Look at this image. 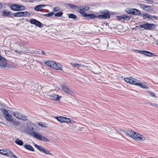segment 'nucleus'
<instances>
[{"label":"nucleus","instance_id":"obj_1","mask_svg":"<svg viewBox=\"0 0 158 158\" xmlns=\"http://www.w3.org/2000/svg\"><path fill=\"white\" fill-rule=\"evenodd\" d=\"M124 133L126 136L131 137L137 141H141L144 140L145 138L141 135L131 130H128L124 131Z\"/></svg>","mask_w":158,"mask_h":158},{"label":"nucleus","instance_id":"obj_2","mask_svg":"<svg viewBox=\"0 0 158 158\" xmlns=\"http://www.w3.org/2000/svg\"><path fill=\"white\" fill-rule=\"evenodd\" d=\"M106 132L110 135V136L112 138L116 137V134L117 132L116 130L114 127L111 128L108 127H106L105 128Z\"/></svg>","mask_w":158,"mask_h":158},{"label":"nucleus","instance_id":"obj_3","mask_svg":"<svg viewBox=\"0 0 158 158\" xmlns=\"http://www.w3.org/2000/svg\"><path fill=\"white\" fill-rule=\"evenodd\" d=\"M30 134L34 137L35 138L39 140H42L47 142L49 141V140L48 139L38 133L33 132H30Z\"/></svg>","mask_w":158,"mask_h":158},{"label":"nucleus","instance_id":"obj_4","mask_svg":"<svg viewBox=\"0 0 158 158\" xmlns=\"http://www.w3.org/2000/svg\"><path fill=\"white\" fill-rule=\"evenodd\" d=\"M140 27L141 28H144L146 30H153L156 28V25L153 23H146L140 25Z\"/></svg>","mask_w":158,"mask_h":158},{"label":"nucleus","instance_id":"obj_5","mask_svg":"<svg viewBox=\"0 0 158 158\" xmlns=\"http://www.w3.org/2000/svg\"><path fill=\"white\" fill-rule=\"evenodd\" d=\"M102 13V15H98V19H108L110 18V15L108 11L105 10L103 11Z\"/></svg>","mask_w":158,"mask_h":158},{"label":"nucleus","instance_id":"obj_6","mask_svg":"<svg viewBox=\"0 0 158 158\" xmlns=\"http://www.w3.org/2000/svg\"><path fill=\"white\" fill-rule=\"evenodd\" d=\"M12 114L17 118L23 120H26L27 119V116L22 115L18 112H13Z\"/></svg>","mask_w":158,"mask_h":158},{"label":"nucleus","instance_id":"obj_7","mask_svg":"<svg viewBox=\"0 0 158 158\" xmlns=\"http://www.w3.org/2000/svg\"><path fill=\"white\" fill-rule=\"evenodd\" d=\"M62 90L65 93L70 95H72L73 92L71 89L65 85H61Z\"/></svg>","mask_w":158,"mask_h":158},{"label":"nucleus","instance_id":"obj_8","mask_svg":"<svg viewBox=\"0 0 158 158\" xmlns=\"http://www.w3.org/2000/svg\"><path fill=\"white\" fill-rule=\"evenodd\" d=\"M7 66V61L5 59L0 55V67L2 68Z\"/></svg>","mask_w":158,"mask_h":158},{"label":"nucleus","instance_id":"obj_9","mask_svg":"<svg viewBox=\"0 0 158 158\" xmlns=\"http://www.w3.org/2000/svg\"><path fill=\"white\" fill-rule=\"evenodd\" d=\"M131 18V17L125 15L120 16H118L116 17V18L118 20L121 21L126 20L127 21H128L130 20Z\"/></svg>","mask_w":158,"mask_h":158},{"label":"nucleus","instance_id":"obj_10","mask_svg":"<svg viewBox=\"0 0 158 158\" xmlns=\"http://www.w3.org/2000/svg\"><path fill=\"white\" fill-rule=\"evenodd\" d=\"M34 146L35 148H37L41 152L44 153L46 154L52 155V154L50 153V152L49 151L46 150L45 149L39 146L38 145L35 144Z\"/></svg>","mask_w":158,"mask_h":158},{"label":"nucleus","instance_id":"obj_11","mask_svg":"<svg viewBox=\"0 0 158 158\" xmlns=\"http://www.w3.org/2000/svg\"><path fill=\"white\" fill-rule=\"evenodd\" d=\"M137 51L139 53L143 54L148 56H155L156 55L153 53L146 51L138 50Z\"/></svg>","mask_w":158,"mask_h":158},{"label":"nucleus","instance_id":"obj_12","mask_svg":"<svg viewBox=\"0 0 158 158\" xmlns=\"http://www.w3.org/2000/svg\"><path fill=\"white\" fill-rule=\"evenodd\" d=\"M30 22L31 23L35 24L39 27H41L42 23L35 19H32L30 20Z\"/></svg>","mask_w":158,"mask_h":158},{"label":"nucleus","instance_id":"obj_13","mask_svg":"<svg viewBox=\"0 0 158 158\" xmlns=\"http://www.w3.org/2000/svg\"><path fill=\"white\" fill-rule=\"evenodd\" d=\"M62 65L58 63H56L55 62L52 68L56 70L62 71Z\"/></svg>","mask_w":158,"mask_h":158},{"label":"nucleus","instance_id":"obj_14","mask_svg":"<svg viewBox=\"0 0 158 158\" xmlns=\"http://www.w3.org/2000/svg\"><path fill=\"white\" fill-rule=\"evenodd\" d=\"M108 46V44L107 41H105L103 44L100 45L101 49L103 51H105L107 49Z\"/></svg>","mask_w":158,"mask_h":158},{"label":"nucleus","instance_id":"obj_15","mask_svg":"<svg viewBox=\"0 0 158 158\" xmlns=\"http://www.w3.org/2000/svg\"><path fill=\"white\" fill-rule=\"evenodd\" d=\"M28 12H19L15 13L14 14L15 17H22L26 15Z\"/></svg>","mask_w":158,"mask_h":158},{"label":"nucleus","instance_id":"obj_16","mask_svg":"<svg viewBox=\"0 0 158 158\" xmlns=\"http://www.w3.org/2000/svg\"><path fill=\"white\" fill-rule=\"evenodd\" d=\"M83 16L89 19H94L96 18L98 19V15H96L93 14H84L83 15Z\"/></svg>","mask_w":158,"mask_h":158},{"label":"nucleus","instance_id":"obj_17","mask_svg":"<svg viewBox=\"0 0 158 158\" xmlns=\"http://www.w3.org/2000/svg\"><path fill=\"white\" fill-rule=\"evenodd\" d=\"M49 96L51 97V99L54 100H59L61 97H59L58 95L55 94H49Z\"/></svg>","mask_w":158,"mask_h":158},{"label":"nucleus","instance_id":"obj_18","mask_svg":"<svg viewBox=\"0 0 158 158\" xmlns=\"http://www.w3.org/2000/svg\"><path fill=\"white\" fill-rule=\"evenodd\" d=\"M46 5L43 4H40L36 6L35 8V10L38 11H41L43 8H44Z\"/></svg>","mask_w":158,"mask_h":158},{"label":"nucleus","instance_id":"obj_19","mask_svg":"<svg viewBox=\"0 0 158 158\" xmlns=\"http://www.w3.org/2000/svg\"><path fill=\"white\" fill-rule=\"evenodd\" d=\"M24 147L26 149H27L29 151H31L32 152H34L35 151L34 148L30 145L26 144L24 145Z\"/></svg>","mask_w":158,"mask_h":158},{"label":"nucleus","instance_id":"obj_20","mask_svg":"<svg viewBox=\"0 0 158 158\" xmlns=\"http://www.w3.org/2000/svg\"><path fill=\"white\" fill-rule=\"evenodd\" d=\"M55 62L52 61H48L45 63V64L46 65L49 66L51 68H52V66Z\"/></svg>","mask_w":158,"mask_h":158},{"label":"nucleus","instance_id":"obj_21","mask_svg":"<svg viewBox=\"0 0 158 158\" xmlns=\"http://www.w3.org/2000/svg\"><path fill=\"white\" fill-rule=\"evenodd\" d=\"M131 81L130 84L135 85H137L139 82V81L134 79L133 77H131Z\"/></svg>","mask_w":158,"mask_h":158},{"label":"nucleus","instance_id":"obj_22","mask_svg":"<svg viewBox=\"0 0 158 158\" xmlns=\"http://www.w3.org/2000/svg\"><path fill=\"white\" fill-rule=\"evenodd\" d=\"M132 15H140L141 13L139 10L136 9H133V11L132 12Z\"/></svg>","mask_w":158,"mask_h":158},{"label":"nucleus","instance_id":"obj_23","mask_svg":"<svg viewBox=\"0 0 158 158\" xmlns=\"http://www.w3.org/2000/svg\"><path fill=\"white\" fill-rule=\"evenodd\" d=\"M73 66H74L75 67H77V68H79V67H81L82 68H84V67H88V66L84 65L81 64H78L77 63H74V64H72Z\"/></svg>","mask_w":158,"mask_h":158},{"label":"nucleus","instance_id":"obj_24","mask_svg":"<svg viewBox=\"0 0 158 158\" xmlns=\"http://www.w3.org/2000/svg\"><path fill=\"white\" fill-rule=\"evenodd\" d=\"M19 5H13L11 6L10 8L11 9L15 10L18 11V8Z\"/></svg>","mask_w":158,"mask_h":158},{"label":"nucleus","instance_id":"obj_25","mask_svg":"<svg viewBox=\"0 0 158 158\" xmlns=\"http://www.w3.org/2000/svg\"><path fill=\"white\" fill-rule=\"evenodd\" d=\"M15 143L18 145L22 146L23 145V142L21 139H17L15 140Z\"/></svg>","mask_w":158,"mask_h":158},{"label":"nucleus","instance_id":"obj_26","mask_svg":"<svg viewBox=\"0 0 158 158\" xmlns=\"http://www.w3.org/2000/svg\"><path fill=\"white\" fill-rule=\"evenodd\" d=\"M67 6H69L70 8L75 10H77L78 9V6L73 4L70 3L68 4Z\"/></svg>","mask_w":158,"mask_h":158},{"label":"nucleus","instance_id":"obj_27","mask_svg":"<svg viewBox=\"0 0 158 158\" xmlns=\"http://www.w3.org/2000/svg\"><path fill=\"white\" fill-rule=\"evenodd\" d=\"M2 15L5 17H8L10 15V12L7 10H4L2 12Z\"/></svg>","mask_w":158,"mask_h":158},{"label":"nucleus","instance_id":"obj_28","mask_svg":"<svg viewBox=\"0 0 158 158\" xmlns=\"http://www.w3.org/2000/svg\"><path fill=\"white\" fill-rule=\"evenodd\" d=\"M5 117L6 120L8 121H10L13 120V117L9 114H8L7 115L5 116Z\"/></svg>","mask_w":158,"mask_h":158},{"label":"nucleus","instance_id":"obj_29","mask_svg":"<svg viewBox=\"0 0 158 158\" xmlns=\"http://www.w3.org/2000/svg\"><path fill=\"white\" fill-rule=\"evenodd\" d=\"M137 85L142 87L143 88H148V86L146 85H145L144 83H140L139 81Z\"/></svg>","mask_w":158,"mask_h":158},{"label":"nucleus","instance_id":"obj_30","mask_svg":"<svg viewBox=\"0 0 158 158\" xmlns=\"http://www.w3.org/2000/svg\"><path fill=\"white\" fill-rule=\"evenodd\" d=\"M10 123L11 125H13L14 127H15L19 125V123L18 122H15L14 121L12 120V121H10Z\"/></svg>","mask_w":158,"mask_h":158},{"label":"nucleus","instance_id":"obj_31","mask_svg":"<svg viewBox=\"0 0 158 158\" xmlns=\"http://www.w3.org/2000/svg\"><path fill=\"white\" fill-rule=\"evenodd\" d=\"M6 156L9 157L11 158H18L15 155L13 154L10 151L9 152H7V154Z\"/></svg>","mask_w":158,"mask_h":158},{"label":"nucleus","instance_id":"obj_32","mask_svg":"<svg viewBox=\"0 0 158 158\" xmlns=\"http://www.w3.org/2000/svg\"><path fill=\"white\" fill-rule=\"evenodd\" d=\"M56 119L58 121L61 122H64V117L60 116L58 117H56Z\"/></svg>","mask_w":158,"mask_h":158},{"label":"nucleus","instance_id":"obj_33","mask_svg":"<svg viewBox=\"0 0 158 158\" xmlns=\"http://www.w3.org/2000/svg\"><path fill=\"white\" fill-rule=\"evenodd\" d=\"M152 7L151 6H148L146 5L143 10L147 11H149L151 10Z\"/></svg>","mask_w":158,"mask_h":158},{"label":"nucleus","instance_id":"obj_34","mask_svg":"<svg viewBox=\"0 0 158 158\" xmlns=\"http://www.w3.org/2000/svg\"><path fill=\"white\" fill-rule=\"evenodd\" d=\"M83 7H78V9L79 10L80 13L83 15L84 14H85L84 13V11H85V10L83 9Z\"/></svg>","mask_w":158,"mask_h":158},{"label":"nucleus","instance_id":"obj_35","mask_svg":"<svg viewBox=\"0 0 158 158\" xmlns=\"http://www.w3.org/2000/svg\"><path fill=\"white\" fill-rule=\"evenodd\" d=\"M77 17V16L73 14H70L69 15V18L70 19H76Z\"/></svg>","mask_w":158,"mask_h":158},{"label":"nucleus","instance_id":"obj_36","mask_svg":"<svg viewBox=\"0 0 158 158\" xmlns=\"http://www.w3.org/2000/svg\"><path fill=\"white\" fill-rule=\"evenodd\" d=\"M54 14V13L53 12H51V13L46 14H43L42 16H44L46 17H51Z\"/></svg>","mask_w":158,"mask_h":158},{"label":"nucleus","instance_id":"obj_37","mask_svg":"<svg viewBox=\"0 0 158 158\" xmlns=\"http://www.w3.org/2000/svg\"><path fill=\"white\" fill-rule=\"evenodd\" d=\"M147 92L150 96L154 97H156V95L154 93L152 92L148 91Z\"/></svg>","mask_w":158,"mask_h":158},{"label":"nucleus","instance_id":"obj_38","mask_svg":"<svg viewBox=\"0 0 158 158\" xmlns=\"http://www.w3.org/2000/svg\"><path fill=\"white\" fill-rule=\"evenodd\" d=\"M2 112L3 113L5 117V116H6L8 114H9L8 113V112L7 111V110L5 109H2Z\"/></svg>","mask_w":158,"mask_h":158},{"label":"nucleus","instance_id":"obj_39","mask_svg":"<svg viewBox=\"0 0 158 158\" xmlns=\"http://www.w3.org/2000/svg\"><path fill=\"white\" fill-rule=\"evenodd\" d=\"M131 77H130V78H125L124 79V80L126 82L129 83H130L131 82Z\"/></svg>","mask_w":158,"mask_h":158},{"label":"nucleus","instance_id":"obj_40","mask_svg":"<svg viewBox=\"0 0 158 158\" xmlns=\"http://www.w3.org/2000/svg\"><path fill=\"white\" fill-rule=\"evenodd\" d=\"M63 13L62 12H60L56 13L55 14V16L56 17H60L63 15Z\"/></svg>","mask_w":158,"mask_h":158},{"label":"nucleus","instance_id":"obj_41","mask_svg":"<svg viewBox=\"0 0 158 158\" xmlns=\"http://www.w3.org/2000/svg\"><path fill=\"white\" fill-rule=\"evenodd\" d=\"M18 9V10H24L25 9V8L24 6L19 5V6Z\"/></svg>","mask_w":158,"mask_h":158},{"label":"nucleus","instance_id":"obj_42","mask_svg":"<svg viewBox=\"0 0 158 158\" xmlns=\"http://www.w3.org/2000/svg\"><path fill=\"white\" fill-rule=\"evenodd\" d=\"M64 123H72L70 120L69 118H66V117H65V118H64Z\"/></svg>","mask_w":158,"mask_h":158},{"label":"nucleus","instance_id":"obj_43","mask_svg":"<svg viewBox=\"0 0 158 158\" xmlns=\"http://www.w3.org/2000/svg\"><path fill=\"white\" fill-rule=\"evenodd\" d=\"M60 10V8L56 6L53 8V11L54 12H57Z\"/></svg>","mask_w":158,"mask_h":158},{"label":"nucleus","instance_id":"obj_44","mask_svg":"<svg viewBox=\"0 0 158 158\" xmlns=\"http://www.w3.org/2000/svg\"><path fill=\"white\" fill-rule=\"evenodd\" d=\"M149 16V15L148 14H146L143 15V18L144 19H146L147 18H148Z\"/></svg>","mask_w":158,"mask_h":158},{"label":"nucleus","instance_id":"obj_45","mask_svg":"<svg viewBox=\"0 0 158 158\" xmlns=\"http://www.w3.org/2000/svg\"><path fill=\"white\" fill-rule=\"evenodd\" d=\"M3 151L2 152H0V154H2L3 155H6V156H7V154L8 152H7L5 151Z\"/></svg>","mask_w":158,"mask_h":158},{"label":"nucleus","instance_id":"obj_46","mask_svg":"<svg viewBox=\"0 0 158 158\" xmlns=\"http://www.w3.org/2000/svg\"><path fill=\"white\" fill-rule=\"evenodd\" d=\"M38 124L39 126H41L43 127H46V126H45V124L41 122L39 123Z\"/></svg>","mask_w":158,"mask_h":158},{"label":"nucleus","instance_id":"obj_47","mask_svg":"<svg viewBox=\"0 0 158 158\" xmlns=\"http://www.w3.org/2000/svg\"><path fill=\"white\" fill-rule=\"evenodd\" d=\"M139 6L140 7L143 9V10L146 5L143 4H139Z\"/></svg>","mask_w":158,"mask_h":158},{"label":"nucleus","instance_id":"obj_48","mask_svg":"<svg viewBox=\"0 0 158 158\" xmlns=\"http://www.w3.org/2000/svg\"><path fill=\"white\" fill-rule=\"evenodd\" d=\"M133 11V9H132L129 10L127 11V12L130 14H132V12Z\"/></svg>","mask_w":158,"mask_h":158},{"label":"nucleus","instance_id":"obj_49","mask_svg":"<svg viewBox=\"0 0 158 158\" xmlns=\"http://www.w3.org/2000/svg\"><path fill=\"white\" fill-rule=\"evenodd\" d=\"M83 9H84L85 10H88L89 9V8L88 6H83Z\"/></svg>","mask_w":158,"mask_h":158},{"label":"nucleus","instance_id":"obj_50","mask_svg":"<svg viewBox=\"0 0 158 158\" xmlns=\"http://www.w3.org/2000/svg\"><path fill=\"white\" fill-rule=\"evenodd\" d=\"M152 18L156 20H158V18L156 16H152Z\"/></svg>","mask_w":158,"mask_h":158},{"label":"nucleus","instance_id":"obj_51","mask_svg":"<svg viewBox=\"0 0 158 158\" xmlns=\"http://www.w3.org/2000/svg\"><path fill=\"white\" fill-rule=\"evenodd\" d=\"M147 104L153 106V103L150 102H148L147 103Z\"/></svg>","mask_w":158,"mask_h":158},{"label":"nucleus","instance_id":"obj_52","mask_svg":"<svg viewBox=\"0 0 158 158\" xmlns=\"http://www.w3.org/2000/svg\"><path fill=\"white\" fill-rule=\"evenodd\" d=\"M153 106L154 107H156L157 108H158V104L153 103Z\"/></svg>","mask_w":158,"mask_h":158},{"label":"nucleus","instance_id":"obj_53","mask_svg":"<svg viewBox=\"0 0 158 158\" xmlns=\"http://www.w3.org/2000/svg\"><path fill=\"white\" fill-rule=\"evenodd\" d=\"M15 52L17 53H18L19 54H21L22 53V51H18V50H15Z\"/></svg>","mask_w":158,"mask_h":158},{"label":"nucleus","instance_id":"obj_54","mask_svg":"<svg viewBox=\"0 0 158 158\" xmlns=\"http://www.w3.org/2000/svg\"><path fill=\"white\" fill-rule=\"evenodd\" d=\"M41 55H45V52H44L43 51H42L41 52Z\"/></svg>","mask_w":158,"mask_h":158},{"label":"nucleus","instance_id":"obj_55","mask_svg":"<svg viewBox=\"0 0 158 158\" xmlns=\"http://www.w3.org/2000/svg\"><path fill=\"white\" fill-rule=\"evenodd\" d=\"M152 15H149V17H148V19H152Z\"/></svg>","mask_w":158,"mask_h":158},{"label":"nucleus","instance_id":"obj_56","mask_svg":"<svg viewBox=\"0 0 158 158\" xmlns=\"http://www.w3.org/2000/svg\"><path fill=\"white\" fill-rule=\"evenodd\" d=\"M2 6V4L0 3V8Z\"/></svg>","mask_w":158,"mask_h":158},{"label":"nucleus","instance_id":"obj_57","mask_svg":"<svg viewBox=\"0 0 158 158\" xmlns=\"http://www.w3.org/2000/svg\"><path fill=\"white\" fill-rule=\"evenodd\" d=\"M157 44L158 45V40L157 41Z\"/></svg>","mask_w":158,"mask_h":158},{"label":"nucleus","instance_id":"obj_58","mask_svg":"<svg viewBox=\"0 0 158 158\" xmlns=\"http://www.w3.org/2000/svg\"><path fill=\"white\" fill-rule=\"evenodd\" d=\"M140 157V155H138V157Z\"/></svg>","mask_w":158,"mask_h":158},{"label":"nucleus","instance_id":"obj_59","mask_svg":"<svg viewBox=\"0 0 158 158\" xmlns=\"http://www.w3.org/2000/svg\"><path fill=\"white\" fill-rule=\"evenodd\" d=\"M114 48H116V47H114Z\"/></svg>","mask_w":158,"mask_h":158},{"label":"nucleus","instance_id":"obj_60","mask_svg":"<svg viewBox=\"0 0 158 158\" xmlns=\"http://www.w3.org/2000/svg\"><path fill=\"white\" fill-rule=\"evenodd\" d=\"M32 90H35V89H33Z\"/></svg>","mask_w":158,"mask_h":158},{"label":"nucleus","instance_id":"obj_61","mask_svg":"<svg viewBox=\"0 0 158 158\" xmlns=\"http://www.w3.org/2000/svg\"><path fill=\"white\" fill-rule=\"evenodd\" d=\"M32 132H33V131H32Z\"/></svg>","mask_w":158,"mask_h":158},{"label":"nucleus","instance_id":"obj_62","mask_svg":"<svg viewBox=\"0 0 158 158\" xmlns=\"http://www.w3.org/2000/svg\"><path fill=\"white\" fill-rule=\"evenodd\" d=\"M0 150L1 151H2V150Z\"/></svg>","mask_w":158,"mask_h":158}]
</instances>
